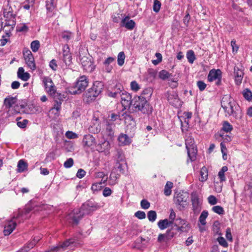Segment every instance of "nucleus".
Here are the masks:
<instances>
[{
  "label": "nucleus",
  "mask_w": 252,
  "mask_h": 252,
  "mask_svg": "<svg viewBox=\"0 0 252 252\" xmlns=\"http://www.w3.org/2000/svg\"><path fill=\"white\" fill-rule=\"evenodd\" d=\"M221 106L226 117L232 116L236 120H241L243 113L240 106L229 95H225L221 100Z\"/></svg>",
  "instance_id": "f257e3e1"
},
{
  "label": "nucleus",
  "mask_w": 252,
  "mask_h": 252,
  "mask_svg": "<svg viewBox=\"0 0 252 252\" xmlns=\"http://www.w3.org/2000/svg\"><path fill=\"white\" fill-rule=\"evenodd\" d=\"M99 207L100 206L97 203L90 201H87L82 205L80 209H74L69 214L67 217V220L72 223L77 224L85 215L89 214L91 212L97 210Z\"/></svg>",
  "instance_id": "f03ea898"
},
{
  "label": "nucleus",
  "mask_w": 252,
  "mask_h": 252,
  "mask_svg": "<svg viewBox=\"0 0 252 252\" xmlns=\"http://www.w3.org/2000/svg\"><path fill=\"white\" fill-rule=\"evenodd\" d=\"M4 21L3 30H5L7 36H10L11 32L14 29L16 25V14H14L11 7L4 8L3 10Z\"/></svg>",
  "instance_id": "7ed1b4c3"
},
{
  "label": "nucleus",
  "mask_w": 252,
  "mask_h": 252,
  "mask_svg": "<svg viewBox=\"0 0 252 252\" xmlns=\"http://www.w3.org/2000/svg\"><path fill=\"white\" fill-rule=\"evenodd\" d=\"M132 105L136 111H141L143 114H150L153 108L148 100L143 96H135L133 98Z\"/></svg>",
  "instance_id": "20e7f679"
},
{
  "label": "nucleus",
  "mask_w": 252,
  "mask_h": 252,
  "mask_svg": "<svg viewBox=\"0 0 252 252\" xmlns=\"http://www.w3.org/2000/svg\"><path fill=\"white\" fill-rule=\"evenodd\" d=\"M103 86L101 82H95L92 87L88 89L84 94L83 100L87 102H89L94 100L102 92Z\"/></svg>",
  "instance_id": "39448f33"
},
{
  "label": "nucleus",
  "mask_w": 252,
  "mask_h": 252,
  "mask_svg": "<svg viewBox=\"0 0 252 252\" xmlns=\"http://www.w3.org/2000/svg\"><path fill=\"white\" fill-rule=\"evenodd\" d=\"M186 147L188 151V155L191 161L196 159L197 154V148L194 144V139L189 136L186 139Z\"/></svg>",
  "instance_id": "423d86ee"
},
{
  "label": "nucleus",
  "mask_w": 252,
  "mask_h": 252,
  "mask_svg": "<svg viewBox=\"0 0 252 252\" xmlns=\"http://www.w3.org/2000/svg\"><path fill=\"white\" fill-rule=\"evenodd\" d=\"M95 150L99 153H104L107 156L109 154L110 144L109 142L105 139L102 136L98 137L97 141L95 146Z\"/></svg>",
  "instance_id": "0eeeda50"
},
{
  "label": "nucleus",
  "mask_w": 252,
  "mask_h": 252,
  "mask_svg": "<svg viewBox=\"0 0 252 252\" xmlns=\"http://www.w3.org/2000/svg\"><path fill=\"white\" fill-rule=\"evenodd\" d=\"M189 194L187 192H179L174 197V202L179 206L180 210H184L188 205Z\"/></svg>",
  "instance_id": "6e6552de"
},
{
  "label": "nucleus",
  "mask_w": 252,
  "mask_h": 252,
  "mask_svg": "<svg viewBox=\"0 0 252 252\" xmlns=\"http://www.w3.org/2000/svg\"><path fill=\"white\" fill-rule=\"evenodd\" d=\"M88 85L87 77L85 75L81 76L77 79L74 87V88L77 90L73 91L72 93L73 94H80L85 90Z\"/></svg>",
  "instance_id": "1a4fd4ad"
},
{
  "label": "nucleus",
  "mask_w": 252,
  "mask_h": 252,
  "mask_svg": "<svg viewBox=\"0 0 252 252\" xmlns=\"http://www.w3.org/2000/svg\"><path fill=\"white\" fill-rule=\"evenodd\" d=\"M190 197L193 212L194 214H198L201 211L202 200L199 198L196 191L192 192Z\"/></svg>",
  "instance_id": "9d476101"
},
{
  "label": "nucleus",
  "mask_w": 252,
  "mask_h": 252,
  "mask_svg": "<svg viewBox=\"0 0 252 252\" xmlns=\"http://www.w3.org/2000/svg\"><path fill=\"white\" fill-rule=\"evenodd\" d=\"M124 164L125 162L116 161L110 175V178L111 179L116 180L120 177V174L124 173Z\"/></svg>",
  "instance_id": "9b49d317"
},
{
  "label": "nucleus",
  "mask_w": 252,
  "mask_h": 252,
  "mask_svg": "<svg viewBox=\"0 0 252 252\" xmlns=\"http://www.w3.org/2000/svg\"><path fill=\"white\" fill-rule=\"evenodd\" d=\"M44 88L46 92L51 95L55 97L56 93V87L53 82L52 79L49 77H44L42 79Z\"/></svg>",
  "instance_id": "f8f14e48"
},
{
  "label": "nucleus",
  "mask_w": 252,
  "mask_h": 252,
  "mask_svg": "<svg viewBox=\"0 0 252 252\" xmlns=\"http://www.w3.org/2000/svg\"><path fill=\"white\" fill-rule=\"evenodd\" d=\"M23 53L26 64L32 70H34L36 69V65L32 52L29 49H25L23 50Z\"/></svg>",
  "instance_id": "ddd939ff"
},
{
  "label": "nucleus",
  "mask_w": 252,
  "mask_h": 252,
  "mask_svg": "<svg viewBox=\"0 0 252 252\" xmlns=\"http://www.w3.org/2000/svg\"><path fill=\"white\" fill-rule=\"evenodd\" d=\"M121 103L125 109L129 108L132 105L133 99L131 94L125 91H123L121 94Z\"/></svg>",
  "instance_id": "4468645a"
},
{
  "label": "nucleus",
  "mask_w": 252,
  "mask_h": 252,
  "mask_svg": "<svg viewBox=\"0 0 252 252\" xmlns=\"http://www.w3.org/2000/svg\"><path fill=\"white\" fill-rule=\"evenodd\" d=\"M82 143L84 147L94 149L95 146L96 141L95 138L92 135L87 134L84 136Z\"/></svg>",
  "instance_id": "2eb2a0df"
},
{
  "label": "nucleus",
  "mask_w": 252,
  "mask_h": 252,
  "mask_svg": "<svg viewBox=\"0 0 252 252\" xmlns=\"http://www.w3.org/2000/svg\"><path fill=\"white\" fill-rule=\"evenodd\" d=\"M166 96L170 104L174 106H177L179 103V99L177 93L175 91H168Z\"/></svg>",
  "instance_id": "dca6fc26"
},
{
  "label": "nucleus",
  "mask_w": 252,
  "mask_h": 252,
  "mask_svg": "<svg viewBox=\"0 0 252 252\" xmlns=\"http://www.w3.org/2000/svg\"><path fill=\"white\" fill-rule=\"evenodd\" d=\"M81 63L85 70L88 72H92L95 68L93 63L86 57H83L80 59Z\"/></svg>",
  "instance_id": "f3484780"
},
{
  "label": "nucleus",
  "mask_w": 252,
  "mask_h": 252,
  "mask_svg": "<svg viewBox=\"0 0 252 252\" xmlns=\"http://www.w3.org/2000/svg\"><path fill=\"white\" fill-rule=\"evenodd\" d=\"M46 7L48 16L52 17L54 15L56 9L57 0H47L46 1Z\"/></svg>",
  "instance_id": "a211bd4d"
},
{
  "label": "nucleus",
  "mask_w": 252,
  "mask_h": 252,
  "mask_svg": "<svg viewBox=\"0 0 252 252\" xmlns=\"http://www.w3.org/2000/svg\"><path fill=\"white\" fill-rule=\"evenodd\" d=\"M14 219H12L9 220H7L5 224L4 230L3 231V234L5 236H8L10 235L13 230L15 229L17 225V223L15 221L13 220Z\"/></svg>",
  "instance_id": "6ab92c4d"
},
{
  "label": "nucleus",
  "mask_w": 252,
  "mask_h": 252,
  "mask_svg": "<svg viewBox=\"0 0 252 252\" xmlns=\"http://www.w3.org/2000/svg\"><path fill=\"white\" fill-rule=\"evenodd\" d=\"M115 125L113 122L106 121L105 122V132L111 138L114 136Z\"/></svg>",
  "instance_id": "aec40b11"
},
{
  "label": "nucleus",
  "mask_w": 252,
  "mask_h": 252,
  "mask_svg": "<svg viewBox=\"0 0 252 252\" xmlns=\"http://www.w3.org/2000/svg\"><path fill=\"white\" fill-rule=\"evenodd\" d=\"M218 78H221V71L220 69H211L208 74L207 79L209 82H212Z\"/></svg>",
  "instance_id": "412c9836"
},
{
  "label": "nucleus",
  "mask_w": 252,
  "mask_h": 252,
  "mask_svg": "<svg viewBox=\"0 0 252 252\" xmlns=\"http://www.w3.org/2000/svg\"><path fill=\"white\" fill-rule=\"evenodd\" d=\"M74 243L73 239H69L63 242L62 244L58 245L57 247L52 249L50 251L46 252H58L61 249L64 250V248L68 247L70 244Z\"/></svg>",
  "instance_id": "4be33fe9"
},
{
  "label": "nucleus",
  "mask_w": 252,
  "mask_h": 252,
  "mask_svg": "<svg viewBox=\"0 0 252 252\" xmlns=\"http://www.w3.org/2000/svg\"><path fill=\"white\" fill-rule=\"evenodd\" d=\"M234 71L235 83L237 85H239L242 82L244 73L243 71L240 69L237 66L234 67Z\"/></svg>",
  "instance_id": "5701e85b"
},
{
  "label": "nucleus",
  "mask_w": 252,
  "mask_h": 252,
  "mask_svg": "<svg viewBox=\"0 0 252 252\" xmlns=\"http://www.w3.org/2000/svg\"><path fill=\"white\" fill-rule=\"evenodd\" d=\"M17 101V98L16 97L11 96L8 95L6 97L3 101V105L6 108L9 109L13 106Z\"/></svg>",
  "instance_id": "b1692460"
},
{
  "label": "nucleus",
  "mask_w": 252,
  "mask_h": 252,
  "mask_svg": "<svg viewBox=\"0 0 252 252\" xmlns=\"http://www.w3.org/2000/svg\"><path fill=\"white\" fill-rule=\"evenodd\" d=\"M122 26L128 30H132L135 26V23L133 20H130L128 17H126L122 21Z\"/></svg>",
  "instance_id": "393cba45"
},
{
  "label": "nucleus",
  "mask_w": 252,
  "mask_h": 252,
  "mask_svg": "<svg viewBox=\"0 0 252 252\" xmlns=\"http://www.w3.org/2000/svg\"><path fill=\"white\" fill-rule=\"evenodd\" d=\"M17 76L18 78L24 81H28L30 77V74L28 72H25L24 69L22 67L19 68L17 72Z\"/></svg>",
  "instance_id": "a878e982"
},
{
  "label": "nucleus",
  "mask_w": 252,
  "mask_h": 252,
  "mask_svg": "<svg viewBox=\"0 0 252 252\" xmlns=\"http://www.w3.org/2000/svg\"><path fill=\"white\" fill-rule=\"evenodd\" d=\"M59 96L60 97L59 98V100H55V103L54 105V107L51 110V111L53 112L55 110L56 111V112L55 113V114L57 115L58 116H59V112L61 109V104L62 101H63V97H62L61 94H59Z\"/></svg>",
  "instance_id": "bb28decb"
},
{
  "label": "nucleus",
  "mask_w": 252,
  "mask_h": 252,
  "mask_svg": "<svg viewBox=\"0 0 252 252\" xmlns=\"http://www.w3.org/2000/svg\"><path fill=\"white\" fill-rule=\"evenodd\" d=\"M173 224L172 221H169L168 219L160 220L158 223L159 228L163 230Z\"/></svg>",
  "instance_id": "cd10ccee"
},
{
  "label": "nucleus",
  "mask_w": 252,
  "mask_h": 252,
  "mask_svg": "<svg viewBox=\"0 0 252 252\" xmlns=\"http://www.w3.org/2000/svg\"><path fill=\"white\" fill-rule=\"evenodd\" d=\"M119 143L123 145H128L131 143L130 138L125 134L122 133L118 138Z\"/></svg>",
  "instance_id": "c85d7f7f"
},
{
  "label": "nucleus",
  "mask_w": 252,
  "mask_h": 252,
  "mask_svg": "<svg viewBox=\"0 0 252 252\" xmlns=\"http://www.w3.org/2000/svg\"><path fill=\"white\" fill-rule=\"evenodd\" d=\"M32 210V209L31 208L26 207L23 211L19 212L16 216H14L13 218L18 219L20 217H22L23 219H27L28 218L27 215L29 214Z\"/></svg>",
  "instance_id": "c756f323"
},
{
  "label": "nucleus",
  "mask_w": 252,
  "mask_h": 252,
  "mask_svg": "<svg viewBox=\"0 0 252 252\" xmlns=\"http://www.w3.org/2000/svg\"><path fill=\"white\" fill-rule=\"evenodd\" d=\"M27 163L23 159H21L18 163L17 172L19 173L23 172L27 169Z\"/></svg>",
  "instance_id": "7c9ffc66"
},
{
  "label": "nucleus",
  "mask_w": 252,
  "mask_h": 252,
  "mask_svg": "<svg viewBox=\"0 0 252 252\" xmlns=\"http://www.w3.org/2000/svg\"><path fill=\"white\" fill-rule=\"evenodd\" d=\"M200 178L199 179L200 181L201 182H205L208 179V170L206 167H203L200 172Z\"/></svg>",
  "instance_id": "2f4dec72"
},
{
  "label": "nucleus",
  "mask_w": 252,
  "mask_h": 252,
  "mask_svg": "<svg viewBox=\"0 0 252 252\" xmlns=\"http://www.w3.org/2000/svg\"><path fill=\"white\" fill-rule=\"evenodd\" d=\"M173 187V184L172 182L167 181L164 189V193L166 196H169L171 194L172 188Z\"/></svg>",
  "instance_id": "473e14b6"
},
{
  "label": "nucleus",
  "mask_w": 252,
  "mask_h": 252,
  "mask_svg": "<svg viewBox=\"0 0 252 252\" xmlns=\"http://www.w3.org/2000/svg\"><path fill=\"white\" fill-rule=\"evenodd\" d=\"M152 90L151 88H148L145 89L142 92L141 95L140 96H143L146 98V100L149 99L152 95Z\"/></svg>",
  "instance_id": "72a5a7b5"
},
{
  "label": "nucleus",
  "mask_w": 252,
  "mask_h": 252,
  "mask_svg": "<svg viewBox=\"0 0 252 252\" xmlns=\"http://www.w3.org/2000/svg\"><path fill=\"white\" fill-rule=\"evenodd\" d=\"M208 215V213L206 211H203L201 213L199 218V222L202 225H205L206 223V219Z\"/></svg>",
  "instance_id": "f704fd0d"
},
{
  "label": "nucleus",
  "mask_w": 252,
  "mask_h": 252,
  "mask_svg": "<svg viewBox=\"0 0 252 252\" xmlns=\"http://www.w3.org/2000/svg\"><path fill=\"white\" fill-rule=\"evenodd\" d=\"M187 58L189 62L192 63L195 60L194 52L191 50L188 51L187 53Z\"/></svg>",
  "instance_id": "c9c22d12"
},
{
  "label": "nucleus",
  "mask_w": 252,
  "mask_h": 252,
  "mask_svg": "<svg viewBox=\"0 0 252 252\" xmlns=\"http://www.w3.org/2000/svg\"><path fill=\"white\" fill-rule=\"evenodd\" d=\"M157 213L155 211H150L147 214V217L150 221L154 222L157 219Z\"/></svg>",
  "instance_id": "e433bc0d"
},
{
  "label": "nucleus",
  "mask_w": 252,
  "mask_h": 252,
  "mask_svg": "<svg viewBox=\"0 0 252 252\" xmlns=\"http://www.w3.org/2000/svg\"><path fill=\"white\" fill-rule=\"evenodd\" d=\"M40 47V43L38 40H34L31 44V48L33 52H36Z\"/></svg>",
  "instance_id": "4c0bfd02"
},
{
  "label": "nucleus",
  "mask_w": 252,
  "mask_h": 252,
  "mask_svg": "<svg viewBox=\"0 0 252 252\" xmlns=\"http://www.w3.org/2000/svg\"><path fill=\"white\" fill-rule=\"evenodd\" d=\"M125 59V55L124 52H121L118 55V64L120 66L124 64Z\"/></svg>",
  "instance_id": "58836bf2"
},
{
  "label": "nucleus",
  "mask_w": 252,
  "mask_h": 252,
  "mask_svg": "<svg viewBox=\"0 0 252 252\" xmlns=\"http://www.w3.org/2000/svg\"><path fill=\"white\" fill-rule=\"evenodd\" d=\"M243 94L244 98L247 100L251 101L252 99V92L250 90H244Z\"/></svg>",
  "instance_id": "ea45409f"
},
{
  "label": "nucleus",
  "mask_w": 252,
  "mask_h": 252,
  "mask_svg": "<svg viewBox=\"0 0 252 252\" xmlns=\"http://www.w3.org/2000/svg\"><path fill=\"white\" fill-rule=\"evenodd\" d=\"M233 129L232 126L228 122L225 121L223 124L222 129L226 132L231 131Z\"/></svg>",
  "instance_id": "a19ab883"
},
{
  "label": "nucleus",
  "mask_w": 252,
  "mask_h": 252,
  "mask_svg": "<svg viewBox=\"0 0 252 252\" xmlns=\"http://www.w3.org/2000/svg\"><path fill=\"white\" fill-rule=\"evenodd\" d=\"M169 238L168 237V235H167L166 232L164 234H160L158 238V241L159 242H167L169 241Z\"/></svg>",
  "instance_id": "79ce46f5"
},
{
  "label": "nucleus",
  "mask_w": 252,
  "mask_h": 252,
  "mask_svg": "<svg viewBox=\"0 0 252 252\" xmlns=\"http://www.w3.org/2000/svg\"><path fill=\"white\" fill-rule=\"evenodd\" d=\"M161 7V2L158 0H155L153 4V10L154 12L158 13Z\"/></svg>",
  "instance_id": "37998d69"
},
{
  "label": "nucleus",
  "mask_w": 252,
  "mask_h": 252,
  "mask_svg": "<svg viewBox=\"0 0 252 252\" xmlns=\"http://www.w3.org/2000/svg\"><path fill=\"white\" fill-rule=\"evenodd\" d=\"M63 61L66 66H69L72 63V57L71 55L63 56Z\"/></svg>",
  "instance_id": "c03bdc74"
},
{
  "label": "nucleus",
  "mask_w": 252,
  "mask_h": 252,
  "mask_svg": "<svg viewBox=\"0 0 252 252\" xmlns=\"http://www.w3.org/2000/svg\"><path fill=\"white\" fill-rule=\"evenodd\" d=\"M212 210L219 215H222L224 211L223 208L220 206H215L212 208Z\"/></svg>",
  "instance_id": "a18cd8bd"
},
{
  "label": "nucleus",
  "mask_w": 252,
  "mask_h": 252,
  "mask_svg": "<svg viewBox=\"0 0 252 252\" xmlns=\"http://www.w3.org/2000/svg\"><path fill=\"white\" fill-rule=\"evenodd\" d=\"M102 181L99 182L95 183L92 186L91 189L94 191L100 190L102 188Z\"/></svg>",
  "instance_id": "49530a36"
},
{
  "label": "nucleus",
  "mask_w": 252,
  "mask_h": 252,
  "mask_svg": "<svg viewBox=\"0 0 252 252\" xmlns=\"http://www.w3.org/2000/svg\"><path fill=\"white\" fill-rule=\"evenodd\" d=\"M190 228L189 224H186V225L178 226L176 227V229L178 231L188 232Z\"/></svg>",
  "instance_id": "de8ad7c7"
},
{
  "label": "nucleus",
  "mask_w": 252,
  "mask_h": 252,
  "mask_svg": "<svg viewBox=\"0 0 252 252\" xmlns=\"http://www.w3.org/2000/svg\"><path fill=\"white\" fill-rule=\"evenodd\" d=\"M170 76V74L168 72L165 70L160 71L159 73V77L162 80L167 79Z\"/></svg>",
  "instance_id": "09e8293b"
},
{
  "label": "nucleus",
  "mask_w": 252,
  "mask_h": 252,
  "mask_svg": "<svg viewBox=\"0 0 252 252\" xmlns=\"http://www.w3.org/2000/svg\"><path fill=\"white\" fill-rule=\"evenodd\" d=\"M130 88L133 91L136 92L140 89V88L136 81H133L130 83Z\"/></svg>",
  "instance_id": "8fccbe9b"
},
{
  "label": "nucleus",
  "mask_w": 252,
  "mask_h": 252,
  "mask_svg": "<svg viewBox=\"0 0 252 252\" xmlns=\"http://www.w3.org/2000/svg\"><path fill=\"white\" fill-rule=\"evenodd\" d=\"M109 117L110 119L107 121H109L110 122H113L117 120H121V116L119 114H116L114 113H112Z\"/></svg>",
  "instance_id": "3c124183"
},
{
  "label": "nucleus",
  "mask_w": 252,
  "mask_h": 252,
  "mask_svg": "<svg viewBox=\"0 0 252 252\" xmlns=\"http://www.w3.org/2000/svg\"><path fill=\"white\" fill-rule=\"evenodd\" d=\"M141 207L143 209H148L150 206V203L146 199H143L140 202Z\"/></svg>",
  "instance_id": "603ef678"
},
{
  "label": "nucleus",
  "mask_w": 252,
  "mask_h": 252,
  "mask_svg": "<svg viewBox=\"0 0 252 252\" xmlns=\"http://www.w3.org/2000/svg\"><path fill=\"white\" fill-rule=\"evenodd\" d=\"M217 241L223 247L226 248L228 247V243L223 237H219L217 238Z\"/></svg>",
  "instance_id": "864d4df0"
},
{
  "label": "nucleus",
  "mask_w": 252,
  "mask_h": 252,
  "mask_svg": "<svg viewBox=\"0 0 252 252\" xmlns=\"http://www.w3.org/2000/svg\"><path fill=\"white\" fill-rule=\"evenodd\" d=\"M116 161L125 162V157L123 153L121 151H118L117 154Z\"/></svg>",
  "instance_id": "5fc2aeb1"
},
{
  "label": "nucleus",
  "mask_w": 252,
  "mask_h": 252,
  "mask_svg": "<svg viewBox=\"0 0 252 252\" xmlns=\"http://www.w3.org/2000/svg\"><path fill=\"white\" fill-rule=\"evenodd\" d=\"M134 216L139 219L142 220L146 218V214L144 212L141 211H137Z\"/></svg>",
  "instance_id": "6e6d98bb"
},
{
  "label": "nucleus",
  "mask_w": 252,
  "mask_h": 252,
  "mask_svg": "<svg viewBox=\"0 0 252 252\" xmlns=\"http://www.w3.org/2000/svg\"><path fill=\"white\" fill-rule=\"evenodd\" d=\"M65 136L69 139H75L78 137L77 134L72 131H68L65 133Z\"/></svg>",
  "instance_id": "4d7b16f0"
},
{
  "label": "nucleus",
  "mask_w": 252,
  "mask_h": 252,
  "mask_svg": "<svg viewBox=\"0 0 252 252\" xmlns=\"http://www.w3.org/2000/svg\"><path fill=\"white\" fill-rule=\"evenodd\" d=\"M176 221L177 222V223L175 224V226H176V227L178 226L186 225V224H189V223H187V221L186 220L181 219H177L176 220Z\"/></svg>",
  "instance_id": "13d9d810"
},
{
  "label": "nucleus",
  "mask_w": 252,
  "mask_h": 252,
  "mask_svg": "<svg viewBox=\"0 0 252 252\" xmlns=\"http://www.w3.org/2000/svg\"><path fill=\"white\" fill-rule=\"evenodd\" d=\"M73 164V159L72 158H69L64 162L63 165L65 168H68L71 167Z\"/></svg>",
  "instance_id": "bf43d9fd"
},
{
  "label": "nucleus",
  "mask_w": 252,
  "mask_h": 252,
  "mask_svg": "<svg viewBox=\"0 0 252 252\" xmlns=\"http://www.w3.org/2000/svg\"><path fill=\"white\" fill-rule=\"evenodd\" d=\"M197 86L200 91H204L206 87V84L202 81H197Z\"/></svg>",
  "instance_id": "052dcab7"
},
{
  "label": "nucleus",
  "mask_w": 252,
  "mask_h": 252,
  "mask_svg": "<svg viewBox=\"0 0 252 252\" xmlns=\"http://www.w3.org/2000/svg\"><path fill=\"white\" fill-rule=\"evenodd\" d=\"M208 201L209 204L214 205L217 203L216 197L214 195H210L208 197Z\"/></svg>",
  "instance_id": "680f3d73"
},
{
  "label": "nucleus",
  "mask_w": 252,
  "mask_h": 252,
  "mask_svg": "<svg viewBox=\"0 0 252 252\" xmlns=\"http://www.w3.org/2000/svg\"><path fill=\"white\" fill-rule=\"evenodd\" d=\"M167 235H168V237L169 238V240H170L172 238H173L175 235H176V232L174 231L173 228H172L171 229L168 230L166 231Z\"/></svg>",
  "instance_id": "e2e57ef3"
},
{
  "label": "nucleus",
  "mask_w": 252,
  "mask_h": 252,
  "mask_svg": "<svg viewBox=\"0 0 252 252\" xmlns=\"http://www.w3.org/2000/svg\"><path fill=\"white\" fill-rule=\"evenodd\" d=\"M63 56L67 55H71L70 52L69 47L68 45L65 44L63 46Z\"/></svg>",
  "instance_id": "0e129e2a"
},
{
  "label": "nucleus",
  "mask_w": 252,
  "mask_h": 252,
  "mask_svg": "<svg viewBox=\"0 0 252 252\" xmlns=\"http://www.w3.org/2000/svg\"><path fill=\"white\" fill-rule=\"evenodd\" d=\"M226 239L231 242L232 241V236L231 234V231L230 228H227L226 230Z\"/></svg>",
  "instance_id": "69168bd1"
},
{
  "label": "nucleus",
  "mask_w": 252,
  "mask_h": 252,
  "mask_svg": "<svg viewBox=\"0 0 252 252\" xmlns=\"http://www.w3.org/2000/svg\"><path fill=\"white\" fill-rule=\"evenodd\" d=\"M28 122V121L26 119H25L21 122H18L17 123V125L19 127L23 128L26 126Z\"/></svg>",
  "instance_id": "338daca9"
},
{
  "label": "nucleus",
  "mask_w": 252,
  "mask_h": 252,
  "mask_svg": "<svg viewBox=\"0 0 252 252\" xmlns=\"http://www.w3.org/2000/svg\"><path fill=\"white\" fill-rule=\"evenodd\" d=\"M112 190L108 187L105 188L103 191V195L105 197L110 196L112 193Z\"/></svg>",
  "instance_id": "774afa93"
}]
</instances>
